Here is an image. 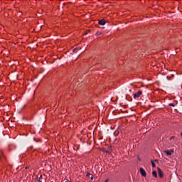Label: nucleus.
<instances>
[{
	"mask_svg": "<svg viewBox=\"0 0 182 182\" xmlns=\"http://www.w3.org/2000/svg\"><path fill=\"white\" fill-rule=\"evenodd\" d=\"M141 95H143V92L141 90H139L137 92L134 94V99H139Z\"/></svg>",
	"mask_w": 182,
	"mask_h": 182,
	"instance_id": "f257e3e1",
	"label": "nucleus"
},
{
	"mask_svg": "<svg viewBox=\"0 0 182 182\" xmlns=\"http://www.w3.org/2000/svg\"><path fill=\"white\" fill-rule=\"evenodd\" d=\"M38 182H45V176L40 175L39 178L37 176Z\"/></svg>",
	"mask_w": 182,
	"mask_h": 182,
	"instance_id": "f03ea898",
	"label": "nucleus"
},
{
	"mask_svg": "<svg viewBox=\"0 0 182 182\" xmlns=\"http://www.w3.org/2000/svg\"><path fill=\"white\" fill-rule=\"evenodd\" d=\"M5 160V156L4 155V151L0 150V161H4Z\"/></svg>",
	"mask_w": 182,
	"mask_h": 182,
	"instance_id": "7ed1b4c3",
	"label": "nucleus"
},
{
	"mask_svg": "<svg viewBox=\"0 0 182 182\" xmlns=\"http://www.w3.org/2000/svg\"><path fill=\"white\" fill-rule=\"evenodd\" d=\"M158 174L161 178H163L164 174L163 173V171L160 168H158Z\"/></svg>",
	"mask_w": 182,
	"mask_h": 182,
	"instance_id": "20e7f679",
	"label": "nucleus"
},
{
	"mask_svg": "<svg viewBox=\"0 0 182 182\" xmlns=\"http://www.w3.org/2000/svg\"><path fill=\"white\" fill-rule=\"evenodd\" d=\"M139 171L143 177H146V176H147V174L146 173V171H144L143 168H140Z\"/></svg>",
	"mask_w": 182,
	"mask_h": 182,
	"instance_id": "39448f33",
	"label": "nucleus"
},
{
	"mask_svg": "<svg viewBox=\"0 0 182 182\" xmlns=\"http://www.w3.org/2000/svg\"><path fill=\"white\" fill-rule=\"evenodd\" d=\"M164 153H166V154L167 156H171L173 154V153H174V151H173V150H171V151L167 150V151H164Z\"/></svg>",
	"mask_w": 182,
	"mask_h": 182,
	"instance_id": "423d86ee",
	"label": "nucleus"
},
{
	"mask_svg": "<svg viewBox=\"0 0 182 182\" xmlns=\"http://www.w3.org/2000/svg\"><path fill=\"white\" fill-rule=\"evenodd\" d=\"M99 25H106V21L105 19L99 21Z\"/></svg>",
	"mask_w": 182,
	"mask_h": 182,
	"instance_id": "0eeeda50",
	"label": "nucleus"
},
{
	"mask_svg": "<svg viewBox=\"0 0 182 182\" xmlns=\"http://www.w3.org/2000/svg\"><path fill=\"white\" fill-rule=\"evenodd\" d=\"M152 176H154V177H155L156 178H157V171H153V172H152Z\"/></svg>",
	"mask_w": 182,
	"mask_h": 182,
	"instance_id": "6e6552de",
	"label": "nucleus"
},
{
	"mask_svg": "<svg viewBox=\"0 0 182 182\" xmlns=\"http://www.w3.org/2000/svg\"><path fill=\"white\" fill-rule=\"evenodd\" d=\"M169 106L172 107H176V104L174 103H171L169 104Z\"/></svg>",
	"mask_w": 182,
	"mask_h": 182,
	"instance_id": "1a4fd4ad",
	"label": "nucleus"
},
{
	"mask_svg": "<svg viewBox=\"0 0 182 182\" xmlns=\"http://www.w3.org/2000/svg\"><path fill=\"white\" fill-rule=\"evenodd\" d=\"M151 163L152 164V167H156V164H154V161H151Z\"/></svg>",
	"mask_w": 182,
	"mask_h": 182,
	"instance_id": "9d476101",
	"label": "nucleus"
},
{
	"mask_svg": "<svg viewBox=\"0 0 182 182\" xmlns=\"http://www.w3.org/2000/svg\"><path fill=\"white\" fill-rule=\"evenodd\" d=\"M78 49H80L79 48H75L74 50H73V52H76L77 50H78Z\"/></svg>",
	"mask_w": 182,
	"mask_h": 182,
	"instance_id": "9b49d317",
	"label": "nucleus"
},
{
	"mask_svg": "<svg viewBox=\"0 0 182 182\" xmlns=\"http://www.w3.org/2000/svg\"><path fill=\"white\" fill-rule=\"evenodd\" d=\"M86 176L87 177H90V173L87 172Z\"/></svg>",
	"mask_w": 182,
	"mask_h": 182,
	"instance_id": "f8f14e48",
	"label": "nucleus"
},
{
	"mask_svg": "<svg viewBox=\"0 0 182 182\" xmlns=\"http://www.w3.org/2000/svg\"><path fill=\"white\" fill-rule=\"evenodd\" d=\"M154 161L159 163V160L157 159H155Z\"/></svg>",
	"mask_w": 182,
	"mask_h": 182,
	"instance_id": "ddd939ff",
	"label": "nucleus"
},
{
	"mask_svg": "<svg viewBox=\"0 0 182 182\" xmlns=\"http://www.w3.org/2000/svg\"><path fill=\"white\" fill-rule=\"evenodd\" d=\"M173 139H174V136L171 137V140H173Z\"/></svg>",
	"mask_w": 182,
	"mask_h": 182,
	"instance_id": "4468645a",
	"label": "nucleus"
},
{
	"mask_svg": "<svg viewBox=\"0 0 182 182\" xmlns=\"http://www.w3.org/2000/svg\"><path fill=\"white\" fill-rule=\"evenodd\" d=\"M90 179H91V180H93V176H92L90 177Z\"/></svg>",
	"mask_w": 182,
	"mask_h": 182,
	"instance_id": "2eb2a0df",
	"label": "nucleus"
},
{
	"mask_svg": "<svg viewBox=\"0 0 182 182\" xmlns=\"http://www.w3.org/2000/svg\"><path fill=\"white\" fill-rule=\"evenodd\" d=\"M84 35H87V32H85V33H84Z\"/></svg>",
	"mask_w": 182,
	"mask_h": 182,
	"instance_id": "dca6fc26",
	"label": "nucleus"
},
{
	"mask_svg": "<svg viewBox=\"0 0 182 182\" xmlns=\"http://www.w3.org/2000/svg\"><path fill=\"white\" fill-rule=\"evenodd\" d=\"M105 182H109V179L105 180Z\"/></svg>",
	"mask_w": 182,
	"mask_h": 182,
	"instance_id": "f3484780",
	"label": "nucleus"
},
{
	"mask_svg": "<svg viewBox=\"0 0 182 182\" xmlns=\"http://www.w3.org/2000/svg\"><path fill=\"white\" fill-rule=\"evenodd\" d=\"M63 5H65V3H63Z\"/></svg>",
	"mask_w": 182,
	"mask_h": 182,
	"instance_id": "a211bd4d",
	"label": "nucleus"
},
{
	"mask_svg": "<svg viewBox=\"0 0 182 182\" xmlns=\"http://www.w3.org/2000/svg\"><path fill=\"white\" fill-rule=\"evenodd\" d=\"M129 92H132V90H129Z\"/></svg>",
	"mask_w": 182,
	"mask_h": 182,
	"instance_id": "6ab92c4d",
	"label": "nucleus"
},
{
	"mask_svg": "<svg viewBox=\"0 0 182 182\" xmlns=\"http://www.w3.org/2000/svg\"><path fill=\"white\" fill-rule=\"evenodd\" d=\"M138 160H140V158H138Z\"/></svg>",
	"mask_w": 182,
	"mask_h": 182,
	"instance_id": "aec40b11",
	"label": "nucleus"
},
{
	"mask_svg": "<svg viewBox=\"0 0 182 182\" xmlns=\"http://www.w3.org/2000/svg\"><path fill=\"white\" fill-rule=\"evenodd\" d=\"M126 99H127V97H126Z\"/></svg>",
	"mask_w": 182,
	"mask_h": 182,
	"instance_id": "412c9836",
	"label": "nucleus"
},
{
	"mask_svg": "<svg viewBox=\"0 0 182 182\" xmlns=\"http://www.w3.org/2000/svg\"><path fill=\"white\" fill-rule=\"evenodd\" d=\"M68 4H71L70 2H69Z\"/></svg>",
	"mask_w": 182,
	"mask_h": 182,
	"instance_id": "4be33fe9",
	"label": "nucleus"
}]
</instances>
